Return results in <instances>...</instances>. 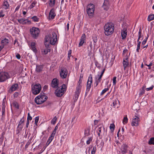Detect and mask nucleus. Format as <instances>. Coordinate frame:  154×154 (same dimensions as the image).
<instances>
[{
  "label": "nucleus",
  "mask_w": 154,
  "mask_h": 154,
  "mask_svg": "<svg viewBox=\"0 0 154 154\" xmlns=\"http://www.w3.org/2000/svg\"><path fill=\"white\" fill-rule=\"evenodd\" d=\"M57 35L55 32H52V34L46 36L45 38V47H50L51 45H54L57 42Z\"/></svg>",
  "instance_id": "1"
},
{
  "label": "nucleus",
  "mask_w": 154,
  "mask_h": 154,
  "mask_svg": "<svg viewBox=\"0 0 154 154\" xmlns=\"http://www.w3.org/2000/svg\"><path fill=\"white\" fill-rule=\"evenodd\" d=\"M114 29V26L112 23H107L104 26L105 34L107 35L112 34L113 32Z\"/></svg>",
  "instance_id": "2"
},
{
  "label": "nucleus",
  "mask_w": 154,
  "mask_h": 154,
  "mask_svg": "<svg viewBox=\"0 0 154 154\" xmlns=\"http://www.w3.org/2000/svg\"><path fill=\"white\" fill-rule=\"evenodd\" d=\"M47 98L44 94L41 93L35 98V102L37 104H40L45 102Z\"/></svg>",
  "instance_id": "3"
},
{
  "label": "nucleus",
  "mask_w": 154,
  "mask_h": 154,
  "mask_svg": "<svg viewBox=\"0 0 154 154\" xmlns=\"http://www.w3.org/2000/svg\"><path fill=\"white\" fill-rule=\"evenodd\" d=\"M66 86L65 84L62 85L61 87L57 89L55 92L56 95L58 97L62 96L66 90Z\"/></svg>",
  "instance_id": "4"
},
{
  "label": "nucleus",
  "mask_w": 154,
  "mask_h": 154,
  "mask_svg": "<svg viewBox=\"0 0 154 154\" xmlns=\"http://www.w3.org/2000/svg\"><path fill=\"white\" fill-rule=\"evenodd\" d=\"M30 34L32 37L35 38H37L39 33L40 30L39 29L35 27H32L30 29Z\"/></svg>",
  "instance_id": "5"
},
{
  "label": "nucleus",
  "mask_w": 154,
  "mask_h": 154,
  "mask_svg": "<svg viewBox=\"0 0 154 154\" xmlns=\"http://www.w3.org/2000/svg\"><path fill=\"white\" fill-rule=\"evenodd\" d=\"M41 89V85L36 84L32 85V91L33 94H37L40 92Z\"/></svg>",
  "instance_id": "6"
},
{
  "label": "nucleus",
  "mask_w": 154,
  "mask_h": 154,
  "mask_svg": "<svg viewBox=\"0 0 154 154\" xmlns=\"http://www.w3.org/2000/svg\"><path fill=\"white\" fill-rule=\"evenodd\" d=\"M11 75L6 72H0V82H3L11 77Z\"/></svg>",
  "instance_id": "7"
},
{
  "label": "nucleus",
  "mask_w": 154,
  "mask_h": 154,
  "mask_svg": "<svg viewBox=\"0 0 154 154\" xmlns=\"http://www.w3.org/2000/svg\"><path fill=\"white\" fill-rule=\"evenodd\" d=\"M87 12L89 16H93L94 11V6L93 4H89L87 7Z\"/></svg>",
  "instance_id": "8"
},
{
  "label": "nucleus",
  "mask_w": 154,
  "mask_h": 154,
  "mask_svg": "<svg viewBox=\"0 0 154 154\" xmlns=\"http://www.w3.org/2000/svg\"><path fill=\"white\" fill-rule=\"evenodd\" d=\"M122 29L121 30V35L122 37V39H124L125 38L127 35V28L126 25L125 23L122 26Z\"/></svg>",
  "instance_id": "9"
},
{
  "label": "nucleus",
  "mask_w": 154,
  "mask_h": 154,
  "mask_svg": "<svg viewBox=\"0 0 154 154\" xmlns=\"http://www.w3.org/2000/svg\"><path fill=\"white\" fill-rule=\"evenodd\" d=\"M105 128L102 126V125H101L97 130V135L100 138H101L103 135L105 133Z\"/></svg>",
  "instance_id": "10"
},
{
  "label": "nucleus",
  "mask_w": 154,
  "mask_h": 154,
  "mask_svg": "<svg viewBox=\"0 0 154 154\" xmlns=\"http://www.w3.org/2000/svg\"><path fill=\"white\" fill-rule=\"evenodd\" d=\"M140 119L137 116H134L133 117L131 125L132 126H137L139 125V122H140Z\"/></svg>",
  "instance_id": "11"
},
{
  "label": "nucleus",
  "mask_w": 154,
  "mask_h": 154,
  "mask_svg": "<svg viewBox=\"0 0 154 154\" xmlns=\"http://www.w3.org/2000/svg\"><path fill=\"white\" fill-rule=\"evenodd\" d=\"M92 82V75L91 74L89 75L88 80L87 82L86 90L88 91H90L91 87V84Z\"/></svg>",
  "instance_id": "12"
},
{
  "label": "nucleus",
  "mask_w": 154,
  "mask_h": 154,
  "mask_svg": "<svg viewBox=\"0 0 154 154\" xmlns=\"http://www.w3.org/2000/svg\"><path fill=\"white\" fill-rule=\"evenodd\" d=\"M59 81L56 78L54 79L52 81L51 84V87L53 88H57L58 87Z\"/></svg>",
  "instance_id": "13"
},
{
  "label": "nucleus",
  "mask_w": 154,
  "mask_h": 154,
  "mask_svg": "<svg viewBox=\"0 0 154 154\" xmlns=\"http://www.w3.org/2000/svg\"><path fill=\"white\" fill-rule=\"evenodd\" d=\"M17 21L20 23L22 24H29L31 23L30 21L24 18L18 19Z\"/></svg>",
  "instance_id": "14"
},
{
  "label": "nucleus",
  "mask_w": 154,
  "mask_h": 154,
  "mask_svg": "<svg viewBox=\"0 0 154 154\" xmlns=\"http://www.w3.org/2000/svg\"><path fill=\"white\" fill-rule=\"evenodd\" d=\"M67 73L68 71L65 68L62 69L60 72V75L62 78H65L66 77Z\"/></svg>",
  "instance_id": "15"
},
{
  "label": "nucleus",
  "mask_w": 154,
  "mask_h": 154,
  "mask_svg": "<svg viewBox=\"0 0 154 154\" xmlns=\"http://www.w3.org/2000/svg\"><path fill=\"white\" fill-rule=\"evenodd\" d=\"M109 2L108 0H105L103 5V9L107 11L109 7Z\"/></svg>",
  "instance_id": "16"
},
{
  "label": "nucleus",
  "mask_w": 154,
  "mask_h": 154,
  "mask_svg": "<svg viewBox=\"0 0 154 154\" xmlns=\"http://www.w3.org/2000/svg\"><path fill=\"white\" fill-rule=\"evenodd\" d=\"M35 42H32L30 45V49L35 53L37 52V50L35 48Z\"/></svg>",
  "instance_id": "17"
},
{
  "label": "nucleus",
  "mask_w": 154,
  "mask_h": 154,
  "mask_svg": "<svg viewBox=\"0 0 154 154\" xmlns=\"http://www.w3.org/2000/svg\"><path fill=\"white\" fill-rule=\"evenodd\" d=\"M55 15L56 14L55 13L54 9H51L49 14V19H54Z\"/></svg>",
  "instance_id": "18"
},
{
  "label": "nucleus",
  "mask_w": 154,
  "mask_h": 154,
  "mask_svg": "<svg viewBox=\"0 0 154 154\" xmlns=\"http://www.w3.org/2000/svg\"><path fill=\"white\" fill-rule=\"evenodd\" d=\"M18 85L17 84L13 85L9 89L8 91L11 93L12 91H15L18 88Z\"/></svg>",
  "instance_id": "19"
},
{
  "label": "nucleus",
  "mask_w": 154,
  "mask_h": 154,
  "mask_svg": "<svg viewBox=\"0 0 154 154\" xmlns=\"http://www.w3.org/2000/svg\"><path fill=\"white\" fill-rule=\"evenodd\" d=\"M85 35L84 34L82 35L80 39L79 43V46L80 47L82 45L84 42L85 40Z\"/></svg>",
  "instance_id": "20"
},
{
  "label": "nucleus",
  "mask_w": 154,
  "mask_h": 154,
  "mask_svg": "<svg viewBox=\"0 0 154 154\" xmlns=\"http://www.w3.org/2000/svg\"><path fill=\"white\" fill-rule=\"evenodd\" d=\"M128 57H127L125 58L124 59L123 64L124 69H125L126 67L128 65Z\"/></svg>",
  "instance_id": "21"
},
{
  "label": "nucleus",
  "mask_w": 154,
  "mask_h": 154,
  "mask_svg": "<svg viewBox=\"0 0 154 154\" xmlns=\"http://www.w3.org/2000/svg\"><path fill=\"white\" fill-rule=\"evenodd\" d=\"M127 148L128 146L126 144H123L121 148V149L122 153H125L126 152Z\"/></svg>",
  "instance_id": "22"
},
{
  "label": "nucleus",
  "mask_w": 154,
  "mask_h": 154,
  "mask_svg": "<svg viewBox=\"0 0 154 154\" xmlns=\"http://www.w3.org/2000/svg\"><path fill=\"white\" fill-rule=\"evenodd\" d=\"M45 47L46 48L43 49L42 50V53L43 54H46L48 52L50 51V47Z\"/></svg>",
  "instance_id": "23"
},
{
  "label": "nucleus",
  "mask_w": 154,
  "mask_h": 154,
  "mask_svg": "<svg viewBox=\"0 0 154 154\" xmlns=\"http://www.w3.org/2000/svg\"><path fill=\"white\" fill-rule=\"evenodd\" d=\"M119 101L117 99L113 100V105L114 107L118 108L119 106Z\"/></svg>",
  "instance_id": "24"
},
{
  "label": "nucleus",
  "mask_w": 154,
  "mask_h": 154,
  "mask_svg": "<svg viewBox=\"0 0 154 154\" xmlns=\"http://www.w3.org/2000/svg\"><path fill=\"white\" fill-rule=\"evenodd\" d=\"M54 136L51 134L50 136L49 137L46 143V144L47 146H48L51 142L53 139H54Z\"/></svg>",
  "instance_id": "25"
},
{
  "label": "nucleus",
  "mask_w": 154,
  "mask_h": 154,
  "mask_svg": "<svg viewBox=\"0 0 154 154\" xmlns=\"http://www.w3.org/2000/svg\"><path fill=\"white\" fill-rule=\"evenodd\" d=\"M8 42V39L6 38H4L1 41V45H3V47H4V46L7 44Z\"/></svg>",
  "instance_id": "26"
},
{
  "label": "nucleus",
  "mask_w": 154,
  "mask_h": 154,
  "mask_svg": "<svg viewBox=\"0 0 154 154\" xmlns=\"http://www.w3.org/2000/svg\"><path fill=\"white\" fill-rule=\"evenodd\" d=\"M9 6V5L8 2L7 1H5L3 4V8L5 9H7L8 8Z\"/></svg>",
  "instance_id": "27"
},
{
  "label": "nucleus",
  "mask_w": 154,
  "mask_h": 154,
  "mask_svg": "<svg viewBox=\"0 0 154 154\" xmlns=\"http://www.w3.org/2000/svg\"><path fill=\"white\" fill-rule=\"evenodd\" d=\"M55 2V0H50L49 5V6L51 7H53Z\"/></svg>",
  "instance_id": "28"
},
{
  "label": "nucleus",
  "mask_w": 154,
  "mask_h": 154,
  "mask_svg": "<svg viewBox=\"0 0 154 154\" xmlns=\"http://www.w3.org/2000/svg\"><path fill=\"white\" fill-rule=\"evenodd\" d=\"M43 66H37L36 68V71L37 72H40L42 70Z\"/></svg>",
  "instance_id": "29"
},
{
  "label": "nucleus",
  "mask_w": 154,
  "mask_h": 154,
  "mask_svg": "<svg viewBox=\"0 0 154 154\" xmlns=\"http://www.w3.org/2000/svg\"><path fill=\"white\" fill-rule=\"evenodd\" d=\"M147 20L148 21L154 20V14L149 15L148 17Z\"/></svg>",
  "instance_id": "30"
},
{
  "label": "nucleus",
  "mask_w": 154,
  "mask_h": 154,
  "mask_svg": "<svg viewBox=\"0 0 154 154\" xmlns=\"http://www.w3.org/2000/svg\"><path fill=\"white\" fill-rule=\"evenodd\" d=\"M102 76L103 75L100 74L98 75L97 77H96L95 78V80L100 82L101 81V78Z\"/></svg>",
  "instance_id": "31"
},
{
  "label": "nucleus",
  "mask_w": 154,
  "mask_h": 154,
  "mask_svg": "<svg viewBox=\"0 0 154 154\" xmlns=\"http://www.w3.org/2000/svg\"><path fill=\"white\" fill-rule=\"evenodd\" d=\"M115 128V126L114 124H111L110 125L109 128L111 130V131H112V132L114 130V128Z\"/></svg>",
  "instance_id": "32"
},
{
  "label": "nucleus",
  "mask_w": 154,
  "mask_h": 154,
  "mask_svg": "<svg viewBox=\"0 0 154 154\" xmlns=\"http://www.w3.org/2000/svg\"><path fill=\"white\" fill-rule=\"evenodd\" d=\"M148 143L149 144H152L154 145V137H152L150 138Z\"/></svg>",
  "instance_id": "33"
},
{
  "label": "nucleus",
  "mask_w": 154,
  "mask_h": 154,
  "mask_svg": "<svg viewBox=\"0 0 154 154\" xmlns=\"http://www.w3.org/2000/svg\"><path fill=\"white\" fill-rule=\"evenodd\" d=\"M109 90L108 88H106L103 90L100 94V95H102L104 94L107 91H108Z\"/></svg>",
  "instance_id": "34"
},
{
  "label": "nucleus",
  "mask_w": 154,
  "mask_h": 154,
  "mask_svg": "<svg viewBox=\"0 0 154 154\" xmlns=\"http://www.w3.org/2000/svg\"><path fill=\"white\" fill-rule=\"evenodd\" d=\"M57 120V118L56 116H55L52 120L51 123L53 125H54L56 123V121Z\"/></svg>",
  "instance_id": "35"
},
{
  "label": "nucleus",
  "mask_w": 154,
  "mask_h": 154,
  "mask_svg": "<svg viewBox=\"0 0 154 154\" xmlns=\"http://www.w3.org/2000/svg\"><path fill=\"white\" fill-rule=\"evenodd\" d=\"M57 125H58L57 124V125L55 127L54 129V130L52 132V133L51 134L52 135H53L54 136L56 133V130L58 128Z\"/></svg>",
  "instance_id": "36"
},
{
  "label": "nucleus",
  "mask_w": 154,
  "mask_h": 154,
  "mask_svg": "<svg viewBox=\"0 0 154 154\" xmlns=\"http://www.w3.org/2000/svg\"><path fill=\"white\" fill-rule=\"evenodd\" d=\"M141 32L142 30L141 29H139V32H138V38L137 40V42H139L140 39V38L141 37Z\"/></svg>",
  "instance_id": "37"
},
{
  "label": "nucleus",
  "mask_w": 154,
  "mask_h": 154,
  "mask_svg": "<svg viewBox=\"0 0 154 154\" xmlns=\"http://www.w3.org/2000/svg\"><path fill=\"white\" fill-rule=\"evenodd\" d=\"M32 19L34 22H38L39 20V18L36 16H34L32 17Z\"/></svg>",
  "instance_id": "38"
},
{
  "label": "nucleus",
  "mask_w": 154,
  "mask_h": 154,
  "mask_svg": "<svg viewBox=\"0 0 154 154\" xmlns=\"http://www.w3.org/2000/svg\"><path fill=\"white\" fill-rule=\"evenodd\" d=\"M128 119L127 117L126 116L124 118V119L123 120V123L124 124H126L128 122Z\"/></svg>",
  "instance_id": "39"
},
{
  "label": "nucleus",
  "mask_w": 154,
  "mask_h": 154,
  "mask_svg": "<svg viewBox=\"0 0 154 154\" xmlns=\"http://www.w3.org/2000/svg\"><path fill=\"white\" fill-rule=\"evenodd\" d=\"M138 43L137 45V52H139V50L140 49V45L141 43V42L139 41L138 42Z\"/></svg>",
  "instance_id": "40"
},
{
  "label": "nucleus",
  "mask_w": 154,
  "mask_h": 154,
  "mask_svg": "<svg viewBox=\"0 0 154 154\" xmlns=\"http://www.w3.org/2000/svg\"><path fill=\"white\" fill-rule=\"evenodd\" d=\"M92 137H91L88 138V140L86 141V143L88 145L92 141Z\"/></svg>",
  "instance_id": "41"
},
{
  "label": "nucleus",
  "mask_w": 154,
  "mask_h": 154,
  "mask_svg": "<svg viewBox=\"0 0 154 154\" xmlns=\"http://www.w3.org/2000/svg\"><path fill=\"white\" fill-rule=\"evenodd\" d=\"M32 119V117L31 116L30 114L29 113H28L27 118V120H30L31 121Z\"/></svg>",
  "instance_id": "42"
},
{
  "label": "nucleus",
  "mask_w": 154,
  "mask_h": 154,
  "mask_svg": "<svg viewBox=\"0 0 154 154\" xmlns=\"http://www.w3.org/2000/svg\"><path fill=\"white\" fill-rule=\"evenodd\" d=\"M96 150V148L95 147H94L92 150L91 152V154H94Z\"/></svg>",
  "instance_id": "43"
},
{
  "label": "nucleus",
  "mask_w": 154,
  "mask_h": 154,
  "mask_svg": "<svg viewBox=\"0 0 154 154\" xmlns=\"http://www.w3.org/2000/svg\"><path fill=\"white\" fill-rule=\"evenodd\" d=\"M82 80L79 79V87L80 88L82 86Z\"/></svg>",
  "instance_id": "44"
},
{
  "label": "nucleus",
  "mask_w": 154,
  "mask_h": 154,
  "mask_svg": "<svg viewBox=\"0 0 154 154\" xmlns=\"http://www.w3.org/2000/svg\"><path fill=\"white\" fill-rule=\"evenodd\" d=\"M5 15V14L3 11H0V18L3 17Z\"/></svg>",
  "instance_id": "45"
},
{
  "label": "nucleus",
  "mask_w": 154,
  "mask_h": 154,
  "mask_svg": "<svg viewBox=\"0 0 154 154\" xmlns=\"http://www.w3.org/2000/svg\"><path fill=\"white\" fill-rule=\"evenodd\" d=\"M13 105L16 108H19V105L16 102L14 103Z\"/></svg>",
  "instance_id": "46"
},
{
  "label": "nucleus",
  "mask_w": 154,
  "mask_h": 154,
  "mask_svg": "<svg viewBox=\"0 0 154 154\" xmlns=\"http://www.w3.org/2000/svg\"><path fill=\"white\" fill-rule=\"evenodd\" d=\"M147 38H146L142 42V45L141 46H143V45H144L145 43H146L147 40Z\"/></svg>",
  "instance_id": "47"
},
{
  "label": "nucleus",
  "mask_w": 154,
  "mask_h": 154,
  "mask_svg": "<svg viewBox=\"0 0 154 154\" xmlns=\"http://www.w3.org/2000/svg\"><path fill=\"white\" fill-rule=\"evenodd\" d=\"M113 84L115 85L116 83V77L115 76L113 78Z\"/></svg>",
  "instance_id": "48"
},
{
  "label": "nucleus",
  "mask_w": 154,
  "mask_h": 154,
  "mask_svg": "<svg viewBox=\"0 0 154 154\" xmlns=\"http://www.w3.org/2000/svg\"><path fill=\"white\" fill-rule=\"evenodd\" d=\"M39 118L38 117H36L35 118V123L36 125L37 124V123L38 121Z\"/></svg>",
  "instance_id": "49"
},
{
  "label": "nucleus",
  "mask_w": 154,
  "mask_h": 154,
  "mask_svg": "<svg viewBox=\"0 0 154 154\" xmlns=\"http://www.w3.org/2000/svg\"><path fill=\"white\" fill-rule=\"evenodd\" d=\"M35 3L34 2L32 3L30 5V6L29 7V8L30 9H31L34 7L35 6Z\"/></svg>",
  "instance_id": "50"
},
{
  "label": "nucleus",
  "mask_w": 154,
  "mask_h": 154,
  "mask_svg": "<svg viewBox=\"0 0 154 154\" xmlns=\"http://www.w3.org/2000/svg\"><path fill=\"white\" fill-rule=\"evenodd\" d=\"M153 88V85L151 86L149 88H147L146 89V90L147 91H148L151 90H152Z\"/></svg>",
  "instance_id": "51"
},
{
  "label": "nucleus",
  "mask_w": 154,
  "mask_h": 154,
  "mask_svg": "<svg viewBox=\"0 0 154 154\" xmlns=\"http://www.w3.org/2000/svg\"><path fill=\"white\" fill-rule=\"evenodd\" d=\"M145 92V90L144 89V88H143L142 90H141V91H140V95H141L143 94H144Z\"/></svg>",
  "instance_id": "52"
},
{
  "label": "nucleus",
  "mask_w": 154,
  "mask_h": 154,
  "mask_svg": "<svg viewBox=\"0 0 154 154\" xmlns=\"http://www.w3.org/2000/svg\"><path fill=\"white\" fill-rule=\"evenodd\" d=\"M89 131L88 130H86L85 131V135L88 136L89 134Z\"/></svg>",
  "instance_id": "53"
},
{
  "label": "nucleus",
  "mask_w": 154,
  "mask_h": 154,
  "mask_svg": "<svg viewBox=\"0 0 154 154\" xmlns=\"http://www.w3.org/2000/svg\"><path fill=\"white\" fill-rule=\"evenodd\" d=\"M19 95V93L17 92H15L14 94V97H17Z\"/></svg>",
  "instance_id": "54"
},
{
  "label": "nucleus",
  "mask_w": 154,
  "mask_h": 154,
  "mask_svg": "<svg viewBox=\"0 0 154 154\" xmlns=\"http://www.w3.org/2000/svg\"><path fill=\"white\" fill-rule=\"evenodd\" d=\"M16 58L18 59H20V55L18 54H16Z\"/></svg>",
  "instance_id": "55"
},
{
  "label": "nucleus",
  "mask_w": 154,
  "mask_h": 154,
  "mask_svg": "<svg viewBox=\"0 0 154 154\" xmlns=\"http://www.w3.org/2000/svg\"><path fill=\"white\" fill-rule=\"evenodd\" d=\"M99 82H100L97 81L95 80V82L94 83V85H95V87H97L98 85V84Z\"/></svg>",
  "instance_id": "56"
},
{
  "label": "nucleus",
  "mask_w": 154,
  "mask_h": 154,
  "mask_svg": "<svg viewBox=\"0 0 154 154\" xmlns=\"http://www.w3.org/2000/svg\"><path fill=\"white\" fill-rule=\"evenodd\" d=\"M69 24L68 23L66 26V29L67 31H68L69 29Z\"/></svg>",
  "instance_id": "57"
},
{
  "label": "nucleus",
  "mask_w": 154,
  "mask_h": 154,
  "mask_svg": "<svg viewBox=\"0 0 154 154\" xmlns=\"http://www.w3.org/2000/svg\"><path fill=\"white\" fill-rule=\"evenodd\" d=\"M20 8V5L17 6L16 7V8L15 9V11H18L19 9Z\"/></svg>",
  "instance_id": "58"
},
{
  "label": "nucleus",
  "mask_w": 154,
  "mask_h": 154,
  "mask_svg": "<svg viewBox=\"0 0 154 154\" xmlns=\"http://www.w3.org/2000/svg\"><path fill=\"white\" fill-rule=\"evenodd\" d=\"M71 53H72L71 50H70L69 51H68V56H71Z\"/></svg>",
  "instance_id": "59"
},
{
  "label": "nucleus",
  "mask_w": 154,
  "mask_h": 154,
  "mask_svg": "<svg viewBox=\"0 0 154 154\" xmlns=\"http://www.w3.org/2000/svg\"><path fill=\"white\" fill-rule=\"evenodd\" d=\"M29 121L28 120H27V122H26V128H28V125L29 124Z\"/></svg>",
  "instance_id": "60"
},
{
  "label": "nucleus",
  "mask_w": 154,
  "mask_h": 154,
  "mask_svg": "<svg viewBox=\"0 0 154 154\" xmlns=\"http://www.w3.org/2000/svg\"><path fill=\"white\" fill-rule=\"evenodd\" d=\"M83 74H81L80 75L79 79H81L82 80L83 79Z\"/></svg>",
  "instance_id": "61"
},
{
  "label": "nucleus",
  "mask_w": 154,
  "mask_h": 154,
  "mask_svg": "<svg viewBox=\"0 0 154 154\" xmlns=\"http://www.w3.org/2000/svg\"><path fill=\"white\" fill-rule=\"evenodd\" d=\"M98 122V121L97 120H95L94 121V124L95 125H96L97 124Z\"/></svg>",
  "instance_id": "62"
},
{
  "label": "nucleus",
  "mask_w": 154,
  "mask_h": 154,
  "mask_svg": "<svg viewBox=\"0 0 154 154\" xmlns=\"http://www.w3.org/2000/svg\"><path fill=\"white\" fill-rule=\"evenodd\" d=\"M24 122V120L23 119H21L20 122V124H21L22 123H23Z\"/></svg>",
  "instance_id": "63"
},
{
  "label": "nucleus",
  "mask_w": 154,
  "mask_h": 154,
  "mask_svg": "<svg viewBox=\"0 0 154 154\" xmlns=\"http://www.w3.org/2000/svg\"><path fill=\"white\" fill-rule=\"evenodd\" d=\"M145 65L148 66H151L152 65V63H150L149 65H147V64H145Z\"/></svg>",
  "instance_id": "64"
}]
</instances>
